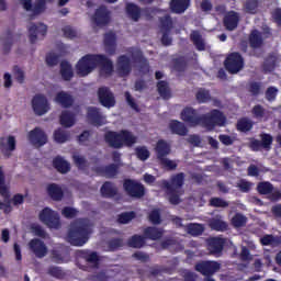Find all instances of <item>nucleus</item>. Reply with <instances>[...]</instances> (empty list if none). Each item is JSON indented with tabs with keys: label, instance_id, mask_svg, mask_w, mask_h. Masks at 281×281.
I'll return each mask as SVG.
<instances>
[{
	"label": "nucleus",
	"instance_id": "f257e3e1",
	"mask_svg": "<svg viewBox=\"0 0 281 281\" xmlns=\"http://www.w3.org/2000/svg\"><path fill=\"white\" fill-rule=\"evenodd\" d=\"M95 67H100V76H105L106 78L113 75V61L105 55L88 54L76 65L77 74L81 78L89 76Z\"/></svg>",
	"mask_w": 281,
	"mask_h": 281
},
{
	"label": "nucleus",
	"instance_id": "f03ea898",
	"mask_svg": "<svg viewBox=\"0 0 281 281\" xmlns=\"http://www.w3.org/2000/svg\"><path fill=\"white\" fill-rule=\"evenodd\" d=\"M186 183V173L179 172L171 176L170 181L161 180L159 182L160 188L166 190L169 203L171 205H179L181 203L182 188Z\"/></svg>",
	"mask_w": 281,
	"mask_h": 281
},
{
	"label": "nucleus",
	"instance_id": "7ed1b4c3",
	"mask_svg": "<svg viewBox=\"0 0 281 281\" xmlns=\"http://www.w3.org/2000/svg\"><path fill=\"white\" fill-rule=\"evenodd\" d=\"M104 142L110 148L120 149L124 148V146L131 148L137 144V136L133 135V132L128 130L109 131L104 134Z\"/></svg>",
	"mask_w": 281,
	"mask_h": 281
},
{
	"label": "nucleus",
	"instance_id": "20e7f679",
	"mask_svg": "<svg viewBox=\"0 0 281 281\" xmlns=\"http://www.w3.org/2000/svg\"><path fill=\"white\" fill-rule=\"evenodd\" d=\"M91 226L85 222H75L70 225L68 231V241L74 247H82L89 241V236H91Z\"/></svg>",
	"mask_w": 281,
	"mask_h": 281
},
{
	"label": "nucleus",
	"instance_id": "39448f33",
	"mask_svg": "<svg viewBox=\"0 0 281 281\" xmlns=\"http://www.w3.org/2000/svg\"><path fill=\"white\" fill-rule=\"evenodd\" d=\"M225 124H227V116L218 109H213L201 115L200 126L206 131H214L215 126H225Z\"/></svg>",
	"mask_w": 281,
	"mask_h": 281
},
{
	"label": "nucleus",
	"instance_id": "423d86ee",
	"mask_svg": "<svg viewBox=\"0 0 281 281\" xmlns=\"http://www.w3.org/2000/svg\"><path fill=\"white\" fill-rule=\"evenodd\" d=\"M123 189L127 196L132 199H142L146 194V187L142 182L130 178L123 181Z\"/></svg>",
	"mask_w": 281,
	"mask_h": 281
},
{
	"label": "nucleus",
	"instance_id": "0eeeda50",
	"mask_svg": "<svg viewBox=\"0 0 281 281\" xmlns=\"http://www.w3.org/2000/svg\"><path fill=\"white\" fill-rule=\"evenodd\" d=\"M40 221L49 229H60V215L49 207L40 212Z\"/></svg>",
	"mask_w": 281,
	"mask_h": 281
},
{
	"label": "nucleus",
	"instance_id": "6e6552de",
	"mask_svg": "<svg viewBox=\"0 0 281 281\" xmlns=\"http://www.w3.org/2000/svg\"><path fill=\"white\" fill-rule=\"evenodd\" d=\"M224 66L228 74H238V71H241L243 67H245V59L240 53H231L226 57Z\"/></svg>",
	"mask_w": 281,
	"mask_h": 281
},
{
	"label": "nucleus",
	"instance_id": "1a4fd4ad",
	"mask_svg": "<svg viewBox=\"0 0 281 281\" xmlns=\"http://www.w3.org/2000/svg\"><path fill=\"white\" fill-rule=\"evenodd\" d=\"M194 269L198 271V273H201V276H205V278H212L214 273L221 271V263H218V261L203 260L196 262Z\"/></svg>",
	"mask_w": 281,
	"mask_h": 281
},
{
	"label": "nucleus",
	"instance_id": "9d476101",
	"mask_svg": "<svg viewBox=\"0 0 281 281\" xmlns=\"http://www.w3.org/2000/svg\"><path fill=\"white\" fill-rule=\"evenodd\" d=\"M260 139L252 138L249 143V148L254 153H258L260 150H271V146H273V136L271 134L261 133Z\"/></svg>",
	"mask_w": 281,
	"mask_h": 281
},
{
	"label": "nucleus",
	"instance_id": "9b49d317",
	"mask_svg": "<svg viewBox=\"0 0 281 281\" xmlns=\"http://www.w3.org/2000/svg\"><path fill=\"white\" fill-rule=\"evenodd\" d=\"M125 12H126L128 19H131L135 23H137V21H139V19H142V12H143V14H145V16H147V19H153V16L150 15V13L153 12L151 8L142 9V8H139V5H137L133 2L126 3Z\"/></svg>",
	"mask_w": 281,
	"mask_h": 281
},
{
	"label": "nucleus",
	"instance_id": "f8f14e48",
	"mask_svg": "<svg viewBox=\"0 0 281 281\" xmlns=\"http://www.w3.org/2000/svg\"><path fill=\"white\" fill-rule=\"evenodd\" d=\"M86 119L88 124H91V126H95L97 128L106 124V116H104L102 111L97 106L87 108Z\"/></svg>",
	"mask_w": 281,
	"mask_h": 281
},
{
	"label": "nucleus",
	"instance_id": "ddd939ff",
	"mask_svg": "<svg viewBox=\"0 0 281 281\" xmlns=\"http://www.w3.org/2000/svg\"><path fill=\"white\" fill-rule=\"evenodd\" d=\"M92 23L97 25V27H105L111 23V11L106 5L101 4L98 9H95L92 15Z\"/></svg>",
	"mask_w": 281,
	"mask_h": 281
},
{
	"label": "nucleus",
	"instance_id": "4468645a",
	"mask_svg": "<svg viewBox=\"0 0 281 281\" xmlns=\"http://www.w3.org/2000/svg\"><path fill=\"white\" fill-rule=\"evenodd\" d=\"M20 2L26 12H33L34 16H38L47 10V3H54V0H36L34 5H32V0H20Z\"/></svg>",
	"mask_w": 281,
	"mask_h": 281
},
{
	"label": "nucleus",
	"instance_id": "2eb2a0df",
	"mask_svg": "<svg viewBox=\"0 0 281 281\" xmlns=\"http://www.w3.org/2000/svg\"><path fill=\"white\" fill-rule=\"evenodd\" d=\"M226 243V238L210 237L206 241L207 251L211 254V256H215V258H221L223 256V249H225Z\"/></svg>",
	"mask_w": 281,
	"mask_h": 281
},
{
	"label": "nucleus",
	"instance_id": "dca6fc26",
	"mask_svg": "<svg viewBox=\"0 0 281 281\" xmlns=\"http://www.w3.org/2000/svg\"><path fill=\"white\" fill-rule=\"evenodd\" d=\"M180 115L181 121L189 124V126H201V115H199V111L193 108H184Z\"/></svg>",
	"mask_w": 281,
	"mask_h": 281
},
{
	"label": "nucleus",
	"instance_id": "f3484780",
	"mask_svg": "<svg viewBox=\"0 0 281 281\" xmlns=\"http://www.w3.org/2000/svg\"><path fill=\"white\" fill-rule=\"evenodd\" d=\"M27 138L30 144H32V146H37V148H41V146H45L47 144V134H45V131H43L41 127H35L30 131Z\"/></svg>",
	"mask_w": 281,
	"mask_h": 281
},
{
	"label": "nucleus",
	"instance_id": "a211bd4d",
	"mask_svg": "<svg viewBox=\"0 0 281 281\" xmlns=\"http://www.w3.org/2000/svg\"><path fill=\"white\" fill-rule=\"evenodd\" d=\"M98 99L100 104L105 106V109H112V106H115V95H113V92H111L109 87H101L98 89Z\"/></svg>",
	"mask_w": 281,
	"mask_h": 281
},
{
	"label": "nucleus",
	"instance_id": "6ab92c4d",
	"mask_svg": "<svg viewBox=\"0 0 281 281\" xmlns=\"http://www.w3.org/2000/svg\"><path fill=\"white\" fill-rule=\"evenodd\" d=\"M32 109L35 115H45L49 111V102L47 98L43 94H36L32 99Z\"/></svg>",
	"mask_w": 281,
	"mask_h": 281
},
{
	"label": "nucleus",
	"instance_id": "aec40b11",
	"mask_svg": "<svg viewBox=\"0 0 281 281\" xmlns=\"http://www.w3.org/2000/svg\"><path fill=\"white\" fill-rule=\"evenodd\" d=\"M93 170L99 177H105V179H115V177L120 175V165L110 164L106 166H99L95 167Z\"/></svg>",
	"mask_w": 281,
	"mask_h": 281
},
{
	"label": "nucleus",
	"instance_id": "412c9836",
	"mask_svg": "<svg viewBox=\"0 0 281 281\" xmlns=\"http://www.w3.org/2000/svg\"><path fill=\"white\" fill-rule=\"evenodd\" d=\"M38 36H42V38H45V36H47V25H45L44 23H33L29 27V38L32 45H34V43L38 41Z\"/></svg>",
	"mask_w": 281,
	"mask_h": 281
},
{
	"label": "nucleus",
	"instance_id": "4be33fe9",
	"mask_svg": "<svg viewBox=\"0 0 281 281\" xmlns=\"http://www.w3.org/2000/svg\"><path fill=\"white\" fill-rule=\"evenodd\" d=\"M117 72L121 76V78H126V76H130L133 71V66L131 64V58L126 55H121L117 58Z\"/></svg>",
	"mask_w": 281,
	"mask_h": 281
},
{
	"label": "nucleus",
	"instance_id": "5701e85b",
	"mask_svg": "<svg viewBox=\"0 0 281 281\" xmlns=\"http://www.w3.org/2000/svg\"><path fill=\"white\" fill-rule=\"evenodd\" d=\"M29 249L36 256V258H45L47 256V246L45 245V241L33 238L29 243Z\"/></svg>",
	"mask_w": 281,
	"mask_h": 281
},
{
	"label": "nucleus",
	"instance_id": "b1692460",
	"mask_svg": "<svg viewBox=\"0 0 281 281\" xmlns=\"http://www.w3.org/2000/svg\"><path fill=\"white\" fill-rule=\"evenodd\" d=\"M55 102L56 104H59L61 109H71L74 106L76 99H74V95L67 91H59L55 95Z\"/></svg>",
	"mask_w": 281,
	"mask_h": 281
},
{
	"label": "nucleus",
	"instance_id": "393cba45",
	"mask_svg": "<svg viewBox=\"0 0 281 281\" xmlns=\"http://www.w3.org/2000/svg\"><path fill=\"white\" fill-rule=\"evenodd\" d=\"M0 150L4 157L10 158L12 151L16 150V138L9 136L5 144V137L0 138Z\"/></svg>",
	"mask_w": 281,
	"mask_h": 281
},
{
	"label": "nucleus",
	"instance_id": "a878e982",
	"mask_svg": "<svg viewBox=\"0 0 281 281\" xmlns=\"http://www.w3.org/2000/svg\"><path fill=\"white\" fill-rule=\"evenodd\" d=\"M224 27L228 32H234L236 27H238V23H240V16L235 11H229L227 14H225L223 19Z\"/></svg>",
	"mask_w": 281,
	"mask_h": 281
},
{
	"label": "nucleus",
	"instance_id": "bb28decb",
	"mask_svg": "<svg viewBox=\"0 0 281 281\" xmlns=\"http://www.w3.org/2000/svg\"><path fill=\"white\" fill-rule=\"evenodd\" d=\"M79 257L86 260L88 265H92L93 269H100V256L95 251L80 250Z\"/></svg>",
	"mask_w": 281,
	"mask_h": 281
},
{
	"label": "nucleus",
	"instance_id": "cd10ccee",
	"mask_svg": "<svg viewBox=\"0 0 281 281\" xmlns=\"http://www.w3.org/2000/svg\"><path fill=\"white\" fill-rule=\"evenodd\" d=\"M172 151L170 144L165 139H159L155 146L156 157L159 160L165 159Z\"/></svg>",
	"mask_w": 281,
	"mask_h": 281
},
{
	"label": "nucleus",
	"instance_id": "c85d7f7f",
	"mask_svg": "<svg viewBox=\"0 0 281 281\" xmlns=\"http://www.w3.org/2000/svg\"><path fill=\"white\" fill-rule=\"evenodd\" d=\"M248 43L251 49H260L265 45L262 33L258 30H252L249 34Z\"/></svg>",
	"mask_w": 281,
	"mask_h": 281
},
{
	"label": "nucleus",
	"instance_id": "c756f323",
	"mask_svg": "<svg viewBox=\"0 0 281 281\" xmlns=\"http://www.w3.org/2000/svg\"><path fill=\"white\" fill-rule=\"evenodd\" d=\"M100 193L103 199H114L117 196V187L111 181H105L100 188Z\"/></svg>",
	"mask_w": 281,
	"mask_h": 281
},
{
	"label": "nucleus",
	"instance_id": "7c9ffc66",
	"mask_svg": "<svg viewBox=\"0 0 281 281\" xmlns=\"http://www.w3.org/2000/svg\"><path fill=\"white\" fill-rule=\"evenodd\" d=\"M46 192L48 196L52 199V201H63L65 196V192L63 191V188L56 183H50L46 188Z\"/></svg>",
	"mask_w": 281,
	"mask_h": 281
},
{
	"label": "nucleus",
	"instance_id": "2f4dec72",
	"mask_svg": "<svg viewBox=\"0 0 281 281\" xmlns=\"http://www.w3.org/2000/svg\"><path fill=\"white\" fill-rule=\"evenodd\" d=\"M169 8L173 14H183L190 8V0H171Z\"/></svg>",
	"mask_w": 281,
	"mask_h": 281
},
{
	"label": "nucleus",
	"instance_id": "473e14b6",
	"mask_svg": "<svg viewBox=\"0 0 281 281\" xmlns=\"http://www.w3.org/2000/svg\"><path fill=\"white\" fill-rule=\"evenodd\" d=\"M103 43L105 46L106 52L109 54H115V45L117 43V35L114 32L110 31L104 34Z\"/></svg>",
	"mask_w": 281,
	"mask_h": 281
},
{
	"label": "nucleus",
	"instance_id": "72a5a7b5",
	"mask_svg": "<svg viewBox=\"0 0 281 281\" xmlns=\"http://www.w3.org/2000/svg\"><path fill=\"white\" fill-rule=\"evenodd\" d=\"M53 167L57 170V172H60V175H67V172L71 170V165H69V162L60 156L53 159Z\"/></svg>",
	"mask_w": 281,
	"mask_h": 281
},
{
	"label": "nucleus",
	"instance_id": "f704fd0d",
	"mask_svg": "<svg viewBox=\"0 0 281 281\" xmlns=\"http://www.w3.org/2000/svg\"><path fill=\"white\" fill-rule=\"evenodd\" d=\"M169 128L173 135L186 137L188 135V127L180 121L173 120L169 123Z\"/></svg>",
	"mask_w": 281,
	"mask_h": 281
},
{
	"label": "nucleus",
	"instance_id": "c9c22d12",
	"mask_svg": "<svg viewBox=\"0 0 281 281\" xmlns=\"http://www.w3.org/2000/svg\"><path fill=\"white\" fill-rule=\"evenodd\" d=\"M160 32H172L175 30V22L170 14H166L158 19Z\"/></svg>",
	"mask_w": 281,
	"mask_h": 281
},
{
	"label": "nucleus",
	"instance_id": "e433bc0d",
	"mask_svg": "<svg viewBox=\"0 0 281 281\" xmlns=\"http://www.w3.org/2000/svg\"><path fill=\"white\" fill-rule=\"evenodd\" d=\"M209 227L214 232H227L229 225L221 217H213L209 222Z\"/></svg>",
	"mask_w": 281,
	"mask_h": 281
},
{
	"label": "nucleus",
	"instance_id": "4c0bfd02",
	"mask_svg": "<svg viewBox=\"0 0 281 281\" xmlns=\"http://www.w3.org/2000/svg\"><path fill=\"white\" fill-rule=\"evenodd\" d=\"M277 63H278V57L276 56V54L273 53L269 54L265 58V61L262 64V69L265 74H271V71H274Z\"/></svg>",
	"mask_w": 281,
	"mask_h": 281
},
{
	"label": "nucleus",
	"instance_id": "58836bf2",
	"mask_svg": "<svg viewBox=\"0 0 281 281\" xmlns=\"http://www.w3.org/2000/svg\"><path fill=\"white\" fill-rule=\"evenodd\" d=\"M59 123L65 128H71V126H74V124H76V116L74 115V113H71L69 111H63L59 116Z\"/></svg>",
	"mask_w": 281,
	"mask_h": 281
},
{
	"label": "nucleus",
	"instance_id": "ea45409f",
	"mask_svg": "<svg viewBox=\"0 0 281 281\" xmlns=\"http://www.w3.org/2000/svg\"><path fill=\"white\" fill-rule=\"evenodd\" d=\"M143 234L144 238H147L148 240H159V238L164 236V231L155 226H149L144 229Z\"/></svg>",
	"mask_w": 281,
	"mask_h": 281
},
{
	"label": "nucleus",
	"instance_id": "a19ab883",
	"mask_svg": "<svg viewBox=\"0 0 281 281\" xmlns=\"http://www.w3.org/2000/svg\"><path fill=\"white\" fill-rule=\"evenodd\" d=\"M190 41L193 43L198 52H205V41L199 31H192L190 34Z\"/></svg>",
	"mask_w": 281,
	"mask_h": 281
},
{
	"label": "nucleus",
	"instance_id": "79ce46f5",
	"mask_svg": "<svg viewBox=\"0 0 281 281\" xmlns=\"http://www.w3.org/2000/svg\"><path fill=\"white\" fill-rule=\"evenodd\" d=\"M60 76L66 82H69V80L74 78V68H71V64H69V61L63 60L60 63Z\"/></svg>",
	"mask_w": 281,
	"mask_h": 281
},
{
	"label": "nucleus",
	"instance_id": "37998d69",
	"mask_svg": "<svg viewBox=\"0 0 281 281\" xmlns=\"http://www.w3.org/2000/svg\"><path fill=\"white\" fill-rule=\"evenodd\" d=\"M146 245V237L142 235H133L127 240V247H132V249H142Z\"/></svg>",
	"mask_w": 281,
	"mask_h": 281
},
{
	"label": "nucleus",
	"instance_id": "c03bdc74",
	"mask_svg": "<svg viewBox=\"0 0 281 281\" xmlns=\"http://www.w3.org/2000/svg\"><path fill=\"white\" fill-rule=\"evenodd\" d=\"M0 43H2L3 54H10L12 49V43H14V37L12 36V31L8 30L4 36L0 37Z\"/></svg>",
	"mask_w": 281,
	"mask_h": 281
},
{
	"label": "nucleus",
	"instance_id": "a18cd8bd",
	"mask_svg": "<svg viewBox=\"0 0 281 281\" xmlns=\"http://www.w3.org/2000/svg\"><path fill=\"white\" fill-rule=\"evenodd\" d=\"M157 91L162 98V100H170L172 98V94L170 92V87L168 86L167 81L160 80L157 83Z\"/></svg>",
	"mask_w": 281,
	"mask_h": 281
},
{
	"label": "nucleus",
	"instance_id": "49530a36",
	"mask_svg": "<svg viewBox=\"0 0 281 281\" xmlns=\"http://www.w3.org/2000/svg\"><path fill=\"white\" fill-rule=\"evenodd\" d=\"M187 233L190 236H203V232H205V226L203 224H194L190 223L186 226Z\"/></svg>",
	"mask_w": 281,
	"mask_h": 281
},
{
	"label": "nucleus",
	"instance_id": "de8ad7c7",
	"mask_svg": "<svg viewBox=\"0 0 281 281\" xmlns=\"http://www.w3.org/2000/svg\"><path fill=\"white\" fill-rule=\"evenodd\" d=\"M0 194L4 198V201H10V190L5 186V175L3 173V167H0Z\"/></svg>",
	"mask_w": 281,
	"mask_h": 281
},
{
	"label": "nucleus",
	"instance_id": "09e8293b",
	"mask_svg": "<svg viewBox=\"0 0 281 281\" xmlns=\"http://www.w3.org/2000/svg\"><path fill=\"white\" fill-rule=\"evenodd\" d=\"M237 131L240 133H249L254 128V123L249 121L247 117L239 119L237 121Z\"/></svg>",
	"mask_w": 281,
	"mask_h": 281
},
{
	"label": "nucleus",
	"instance_id": "8fccbe9b",
	"mask_svg": "<svg viewBox=\"0 0 281 281\" xmlns=\"http://www.w3.org/2000/svg\"><path fill=\"white\" fill-rule=\"evenodd\" d=\"M69 132L58 128L54 132V139L57 144H65V142H69Z\"/></svg>",
	"mask_w": 281,
	"mask_h": 281
},
{
	"label": "nucleus",
	"instance_id": "3c124183",
	"mask_svg": "<svg viewBox=\"0 0 281 281\" xmlns=\"http://www.w3.org/2000/svg\"><path fill=\"white\" fill-rule=\"evenodd\" d=\"M195 98L200 104H205L212 100V95L210 94V90H206L204 88H201L196 94Z\"/></svg>",
	"mask_w": 281,
	"mask_h": 281
},
{
	"label": "nucleus",
	"instance_id": "603ef678",
	"mask_svg": "<svg viewBox=\"0 0 281 281\" xmlns=\"http://www.w3.org/2000/svg\"><path fill=\"white\" fill-rule=\"evenodd\" d=\"M136 63L138 64V71L140 74H148L150 71V64H148V59L143 55L136 58Z\"/></svg>",
	"mask_w": 281,
	"mask_h": 281
},
{
	"label": "nucleus",
	"instance_id": "864d4df0",
	"mask_svg": "<svg viewBox=\"0 0 281 281\" xmlns=\"http://www.w3.org/2000/svg\"><path fill=\"white\" fill-rule=\"evenodd\" d=\"M257 192L267 195L273 192V184L269 181H262L257 184Z\"/></svg>",
	"mask_w": 281,
	"mask_h": 281
},
{
	"label": "nucleus",
	"instance_id": "5fc2aeb1",
	"mask_svg": "<svg viewBox=\"0 0 281 281\" xmlns=\"http://www.w3.org/2000/svg\"><path fill=\"white\" fill-rule=\"evenodd\" d=\"M135 216H137V214L134 211L121 213L117 216V223H120L121 225H127V223L133 221Z\"/></svg>",
	"mask_w": 281,
	"mask_h": 281
},
{
	"label": "nucleus",
	"instance_id": "6e6d98bb",
	"mask_svg": "<svg viewBox=\"0 0 281 281\" xmlns=\"http://www.w3.org/2000/svg\"><path fill=\"white\" fill-rule=\"evenodd\" d=\"M47 273L57 280H63L65 278V271H63V268L58 266H50L47 269Z\"/></svg>",
	"mask_w": 281,
	"mask_h": 281
},
{
	"label": "nucleus",
	"instance_id": "4d7b16f0",
	"mask_svg": "<svg viewBox=\"0 0 281 281\" xmlns=\"http://www.w3.org/2000/svg\"><path fill=\"white\" fill-rule=\"evenodd\" d=\"M232 225L236 228L245 227L247 225V217L241 213H236L232 218Z\"/></svg>",
	"mask_w": 281,
	"mask_h": 281
},
{
	"label": "nucleus",
	"instance_id": "13d9d810",
	"mask_svg": "<svg viewBox=\"0 0 281 281\" xmlns=\"http://www.w3.org/2000/svg\"><path fill=\"white\" fill-rule=\"evenodd\" d=\"M259 3L258 0H246L244 4L246 12H248V14H256Z\"/></svg>",
	"mask_w": 281,
	"mask_h": 281
},
{
	"label": "nucleus",
	"instance_id": "bf43d9fd",
	"mask_svg": "<svg viewBox=\"0 0 281 281\" xmlns=\"http://www.w3.org/2000/svg\"><path fill=\"white\" fill-rule=\"evenodd\" d=\"M188 67V61L186 60V57H178L173 60V69L176 71H186V68Z\"/></svg>",
	"mask_w": 281,
	"mask_h": 281
},
{
	"label": "nucleus",
	"instance_id": "052dcab7",
	"mask_svg": "<svg viewBox=\"0 0 281 281\" xmlns=\"http://www.w3.org/2000/svg\"><path fill=\"white\" fill-rule=\"evenodd\" d=\"M148 218L151 225H161V212L159 210L150 211Z\"/></svg>",
	"mask_w": 281,
	"mask_h": 281
},
{
	"label": "nucleus",
	"instance_id": "680f3d73",
	"mask_svg": "<svg viewBox=\"0 0 281 281\" xmlns=\"http://www.w3.org/2000/svg\"><path fill=\"white\" fill-rule=\"evenodd\" d=\"M108 247L110 251H117L120 247H124V239L122 238H112L108 241Z\"/></svg>",
	"mask_w": 281,
	"mask_h": 281
},
{
	"label": "nucleus",
	"instance_id": "e2e57ef3",
	"mask_svg": "<svg viewBox=\"0 0 281 281\" xmlns=\"http://www.w3.org/2000/svg\"><path fill=\"white\" fill-rule=\"evenodd\" d=\"M209 205H211V207H229V202L221 198H211Z\"/></svg>",
	"mask_w": 281,
	"mask_h": 281
},
{
	"label": "nucleus",
	"instance_id": "0e129e2a",
	"mask_svg": "<svg viewBox=\"0 0 281 281\" xmlns=\"http://www.w3.org/2000/svg\"><path fill=\"white\" fill-rule=\"evenodd\" d=\"M136 156L140 161H146L150 157V151L148 148H146V146L137 147Z\"/></svg>",
	"mask_w": 281,
	"mask_h": 281
},
{
	"label": "nucleus",
	"instance_id": "69168bd1",
	"mask_svg": "<svg viewBox=\"0 0 281 281\" xmlns=\"http://www.w3.org/2000/svg\"><path fill=\"white\" fill-rule=\"evenodd\" d=\"M31 232H33L38 238H47V232H45V228H43L41 224H32Z\"/></svg>",
	"mask_w": 281,
	"mask_h": 281
},
{
	"label": "nucleus",
	"instance_id": "338daca9",
	"mask_svg": "<svg viewBox=\"0 0 281 281\" xmlns=\"http://www.w3.org/2000/svg\"><path fill=\"white\" fill-rule=\"evenodd\" d=\"M251 113L256 120H262L265 117L267 110L260 104H257L252 108Z\"/></svg>",
	"mask_w": 281,
	"mask_h": 281
},
{
	"label": "nucleus",
	"instance_id": "774afa93",
	"mask_svg": "<svg viewBox=\"0 0 281 281\" xmlns=\"http://www.w3.org/2000/svg\"><path fill=\"white\" fill-rule=\"evenodd\" d=\"M158 161L162 168H166V170H177V162H175V160H170L166 157Z\"/></svg>",
	"mask_w": 281,
	"mask_h": 281
}]
</instances>
